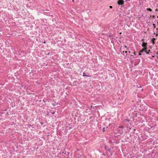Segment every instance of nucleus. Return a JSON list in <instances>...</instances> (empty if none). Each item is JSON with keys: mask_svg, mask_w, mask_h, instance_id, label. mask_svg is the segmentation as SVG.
<instances>
[{"mask_svg": "<svg viewBox=\"0 0 158 158\" xmlns=\"http://www.w3.org/2000/svg\"><path fill=\"white\" fill-rule=\"evenodd\" d=\"M145 52H146V53L147 54H149V52H148L147 51V50H146V51H145Z\"/></svg>", "mask_w": 158, "mask_h": 158, "instance_id": "8", "label": "nucleus"}, {"mask_svg": "<svg viewBox=\"0 0 158 158\" xmlns=\"http://www.w3.org/2000/svg\"><path fill=\"white\" fill-rule=\"evenodd\" d=\"M134 54L135 55V52H134Z\"/></svg>", "mask_w": 158, "mask_h": 158, "instance_id": "18", "label": "nucleus"}, {"mask_svg": "<svg viewBox=\"0 0 158 158\" xmlns=\"http://www.w3.org/2000/svg\"><path fill=\"white\" fill-rule=\"evenodd\" d=\"M124 53H127V51H124Z\"/></svg>", "mask_w": 158, "mask_h": 158, "instance_id": "13", "label": "nucleus"}, {"mask_svg": "<svg viewBox=\"0 0 158 158\" xmlns=\"http://www.w3.org/2000/svg\"><path fill=\"white\" fill-rule=\"evenodd\" d=\"M156 54L158 56V57H157V58H158V52L156 53Z\"/></svg>", "mask_w": 158, "mask_h": 158, "instance_id": "14", "label": "nucleus"}, {"mask_svg": "<svg viewBox=\"0 0 158 158\" xmlns=\"http://www.w3.org/2000/svg\"><path fill=\"white\" fill-rule=\"evenodd\" d=\"M147 44L143 42L142 43V46L144 48H146L147 46Z\"/></svg>", "mask_w": 158, "mask_h": 158, "instance_id": "3", "label": "nucleus"}, {"mask_svg": "<svg viewBox=\"0 0 158 158\" xmlns=\"http://www.w3.org/2000/svg\"><path fill=\"white\" fill-rule=\"evenodd\" d=\"M156 30H157L158 31V28H157L156 29Z\"/></svg>", "mask_w": 158, "mask_h": 158, "instance_id": "20", "label": "nucleus"}, {"mask_svg": "<svg viewBox=\"0 0 158 158\" xmlns=\"http://www.w3.org/2000/svg\"><path fill=\"white\" fill-rule=\"evenodd\" d=\"M62 153H64V154H66V153H64V152H62Z\"/></svg>", "mask_w": 158, "mask_h": 158, "instance_id": "15", "label": "nucleus"}, {"mask_svg": "<svg viewBox=\"0 0 158 158\" xmlns=\"http://www.w3.org/2000/svg\"><path fill=\"white\" fill-rule=\"evenodd\" d=\"M83 76H84V77H89V76L87 75H86V73H84V72H83Z\"/></svg>", "mask_w": 158, "mask_h": 158, "instance_id": "5", "label": "nucleus"}, {"mask_svg": "<svg viewBox=\"0 0 158 158\" xmlns=\"http://www.w3.org/2000/svg\"><path fill=\"white\" fill-rule=\"evenodd\" d=\"M69 128H70V129L72 128H71V127H69Z\"/></svg>", "mask_w": 158, "mask_h": 158, "instance_id": "23", "label": "nucleus"}, {"mask_svg": "<svg viewBox=\"0 0 158 158\" xmlns=\"http://www.w3.org/2000/svg\"><path fill=\"white\" fill-rule=\"evenodd\" d=\"M153 25L154 28L156 27V26H155V24H153Z\"/></svg>", "mask_w": 158, "mask_h": 158, "instance_id": "9", "label": "nucleus"}, {"mask_svg": "<svg viewBox=\"0 0 158 158\" xmlns=\"http://www.w3.org/2000/svg\"><path fill=\"white\" fill-rule=\"evenodd\" d=\"M155 40V39L154 38H153L152 40V42L153 44H154V42H155L154 41Z\"/></svg>", "mask_w": 158, "mask_h": 158, "instance_id": "7", "label": "nucleus"}, {"mask_svg": "<svg viewBox=\"0 0 158 158\" xmlns=\"http://www.w3.org/2000/svg\"><path fill=\"white\" fill-rule=\"evenodd\" d=\"M102 130H103V131L104 132L105 131V128H103Z\"/></svg>", "mask_w": 158, "mask_h": 158, "instance_id": "10", "label": "nucleus"}, {"mask_svg": "<svg viewBox=\"0 0 158 158\" xmlns=\"http://www.w3.org/2000/svg\"><path fill=\"white\" fill-rule=\"evenodd\" d=\"M109 7L110 8H112V6H109Z\"/></svg>", "mask_w": 158, "mask_h": 158, "instance_id": "12", "label": "nucleus"}, {"mask_svg": "<svg viewBox=\"0 0 158 158\" xmlns=\"http://www.w3.org/2000/svg\"><path fill=\"white\" fill-rule=\"evenodd\" d=\"M125 48H127V50H128V48H127V47L126 46H125Z\"/></svg>", "mask_w": 158, "mask_h": 158, "instance_id": "11", "label": "nucleus"}, {"mask_svg": "<svg viewBox=\"0 0 158 158\" xmlns=\"http://www.w3.org/2000/svg\"><path fill=\"white\" fill-rule=\"evenodd\" d=\"M124 53H124V51H123V53H122V54L124 56L125 58H126V57L127 56V54H126V55H125V54H124Z\"/></svg>", "mask_w": 158, "mask_h": 158, "instance_id": "4", "label": "nucleus"}, {"mask_svg": "<svg viewBox=\"0 0 158 158\" xmlns=\"http://www.w3.org/2000/svg\"><path fill=\"white\" fill-rule=\"evenodd\" d=\"M117 3L119 5H122L124 4V1L123 0H118Z\"/></svg>", "mask_w": 158, "mask_h": 158, "instance_id": "1", "label": "nucleus"}, {"mask_svg": "<svg viewBox=\"0 0 158 158\" xmlns=\"http://www.w3.org/2000/svg\"><path fill=\"white\" fill-rule=\"evenodd\" d=\"M155 10H156V11H158V9H156Z\"/></svg>", "mask_w": 158, "mask_h": 158, "instance_id": "16", "label": "nucleus"}, {"mask_svg": "<svg viewBox=\"0 0 158 158\" xmlns=\"http://www.w3.org/2000/svg\"><path fill=\"white\" fill-rule=\"evenodd\" d=\"M146 48H144L142 50H141L140 52V53H139V55H141V53H142L143 52H145V51H146Z\"/></svg>", "mask_w": 158, "mask_h": 158, "instance_id": "2", "label": "nucleus"}, {"mask_svg": "<svg viewBox=\"0 0 158 158\" xmlns=\"http://www.w3.org/2000/svg\"><path fill=\"white\" fill-rule=\"evenodd\" d=\"M41 123V125H43V123L41 122V123Z\"/></svg>", "mask_w": 158, "mask_h": 158, "instance_id": "17", "label": "nucleus"}, {"mask_svg": "<svg viewBox=\"0 0 158 158\" xmlns=\"http://www.w3.org/2000/svg\"><path fill=\"white\" fill-rule=\"evenodd\" d=\"M6 110H7L6 109H5V111H6Z\"/></svg>", "mask_w": 158, "mask_h": 158, "instance_id": "24", "label": "nucleus"}, {"mask_svg": "<svg viewBox=\"0 0 158 158\" xmlns=\"http://www.w3.org/2000/svg\"><path fill=\"white\" fill-rule=\"evenodd\" d=\"M147 10L148 11H152V10L151 8H147Z\"/></svg>", "mask_w": 158, "mask_h": 158, "instance_id": "6", "label": "nucleus"}, {"mask_svg": "<svg viewBox=\"0 0 158 158\" xmlns=\"http://www.w3.org/2000/svg\"><path fill=\"white\" fill-rule=\"evenodd\" d=\"M43 43H45V42L44 41Z\"/></svg>", "mask_w": 158, "mask_h": 158, "instance_id": "22", "label": "nucleus"}, {"mask_svg": "<svg viewBox=\"0 0 158 158\" xmlns=\"http://www.w3.org/2000/svg\"><path fill=\"white\" fill-rule=\"evenodd\" d=\"M157 23H158V21L157 22Z\"/></svg>", "mask_w": 158, "mask_h": 158, "instance_id": "25", "label": "nucleus"}, {"mask_svg": "<svg viewBox=\"0 0 158 158\" xmlns=\"http://www.w3.org/2000/svg\"><path fill=\"white\" fill-rule=\"evenodd\" d=\"M55 113V112H53L52 113V114H53Z\"/></svg>", "mask_w": 158, "mask_h": 158, "instance_id": "19", "label": "nucleus"}, {"mask_svg": "<svg viewBox=\"0 0 158 158\" xmlns=\"http://www.w3.org/2000/svg\"><path fill=\"white\" fill-rule=\"evenodd\" d=\"M156 36H157V35H158V34H156Z\"/></svg>", "mask_w": 158, "mask_h": 158, "instance_id": "21", "label": "nucleus"}]
</instances>
